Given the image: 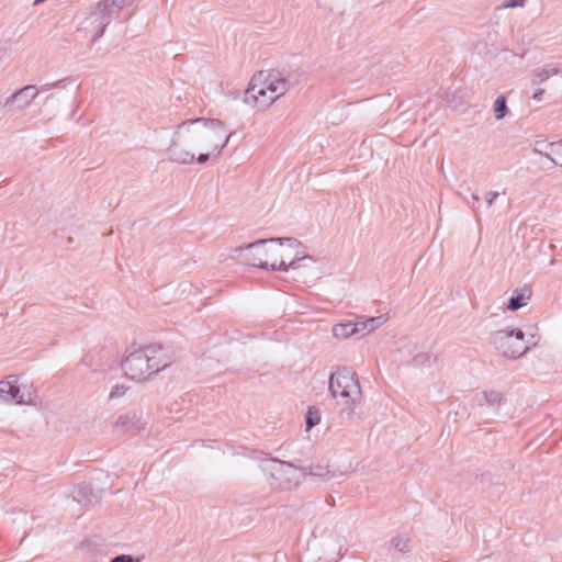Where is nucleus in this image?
I'll use <instances>...</instances> for the list:
<instances>
[{"label":"nucleus","instance_id":"f257e3e1","mask_svg":"<svg viewBox=\"0 0 562 562\" xmlns=\"http://www.w3.org/2000/svg\"><path fill=\"white\" fill-rule=\"evenodd\" d=\"M231 135L227 134L223 122L215 119H192L178 125L168 148V157L177 164H192L194 155L186 147L201 143L203 148L214 153L217 157L228 144Z\"/></svg>","mask_w":562,"mask_h":562},{"label":"nucleus","instance_id":"f03ea898","mask_svg":"<svg viewBox=\"0 0 562 562\" xmlns=\"http://www.w3.org/2000/svg\"><path fill=\"white\" fill-rule=\"evenodd\" d=\"M288 91V81L279 71H260L244 93L245 103L265 110Z\"/></svg>","mask_w":562,"mask_h":562},{"label":"nucleus","instance_id":"7ed1b4c3","mask_svg":"<svg viewBox=\"0 0 562 562\" xmlns=\"http://www.w3.org/2000/svg\"><path fill=\"white\" fill-rule=\"evenodd\" d=\"M164 358L160 346L148 345L131 352L122 361V369L131 380L143 381L168 366Z\"/></svg>","mask_w":562,"mask_h":562},{"label":"nucleus","instance_id":"20e7f679","mask_svg":"<svg viewBox=\"0 0 562 562\" xmlns=\"http://www.w3.org/2000/svg\"><path fill=\"white\" fill-rule=\"evenodd\" d=\"M329 392L334 398H342L346 407L340 414L350 419L353 415V405L361 396V387L357 374L346 368H337L329 376Z\"/></svg>","mask_w":562,"mask_h":562},{"label":"nucleus","instance_id":"39448f33","mask_svg":"<svg viewBox=\"0 0 562 562\" xmlns=\"http://www.w3.org/2000/svg\"><path fill=\"white\" fill-rule=\"evenodd\" d=\"M490 342L504 357L520 358L527 350L525 334L521 329H499L490 335Z\"/></svg>","mask_w":562,"mask_h":562},{"label":"nucleus","instance_id":"423d86ee","mask_svg":"<svg viewBox=\"0 0 562 562\" xmlns=\"http://www.w3.org/2000/svg\"><path fill=\"white\" fill-rule=\"evenodd\" d=\"M265 470L271 475V485L280 490H292L304 476L299 468L277 459L269 460Z\"/></svg>","mask_w":562,"mask_h":562},{"label":"nucleus","instance_id":"0eeeda50","mask_svg":"<svg viewBox=\"0 0 562 562\" xmlns=\"http://www.w3.org/2000/svg\"><path fill=\"white\" fill-rule=\"evenodd\" d=\"M268 244H271L269 238L259 239L246 246L236 247L233 249V252L238 256H243V261L248 266L270 269L268 260Z\"/></svg>","mask_w":562,"mask_h":562},{"label":"nucleus","instance_id":"6e6552de","mask_svg":"<svg viewBox=\"0 0 562 562\" xmlns=\"http://www.w3.org/2000/svg\"><path fill=\"white\" fill-rule=\"evenodd\" d=\"M0 401L14 404H32L34 395L26 385L19 384L16 375L0 381Z\"/></svg>","mask_w":562,"mask_h":562},{"label":"nucleus","instance_id":"1a4fd4ad","mask_svg":"<svg viewBox=\"0 0 562 562\" xmlns=\"http://www.w3.org/2000/svg\"><path fill=\"white\" fill-rule=\"evenodd\" d=\"M40 90L33 85L25 86L12 93L4 102L3 109L8 112L20 111L29 106L38 95Z\"/></svg>","mask_w":562,"mask_h":562},{"label":"nucleus","instance_id":"9d476101","mask_svg":"<svg viewBox=\"0 0 562 562\" xmlns=\"http://www.w3.org/2000/svg\"><path fill=\"white\" fill-rule=\"evenodd\" d=\"M271 244H282V251H280V261L277 263L272 261L270 263V269L273 271H289L292 269V266H288L291 258H293V252L295 247H300V241L292 237H276L269 238Z\"/></svg>","mask_w":562,"mask_h":562},{"label":"nucleus","instance_id":"9b49d317","mask_svg":"<svg viewBox=\"0 0 562 562\" xmlns=\"http://www.w3.org/2000/svg\"><path fill=\"white\" fill-rule=\"evenodd\" d=\"M109 24L110 23L94 10L82 22V30L87 33H91V41L95 42L104 34L105 27Z\"/></svg>","mask_w":562,"mask_h":562},{"label":"nucleus","instance_id":"f8f14e48","mask_svg":"<svg viewBox=\"0 0 562 562\" xmlns=\"http://www.w3.org/2000/svg\"><path fill=\"white\" fill-rule=\"evenodd\" d=\"M128 0H101L97 8L98 14L102 15L109 23L120 16L122 9L127 5Z\"/></svg>","mask_w":562,"mask_h":562},{"label":"nucleus","instance_id":"ddd939ff","mask_svg":"<svg viewBox=\"0 0 562 562\" xmlns=\"http://www.w3.org/2000/svg\"><path fill=\"white\" fill-rule=\"evenodd\" d=\"M560 72H562V68L560 66L554 64H548L532 74V82H543L550 77L559 75Z\"/></svg>","mask_w":562,"mask_h":562},{"label":"nucleus","instance_id":"4468645a","mask_svg":"<svg viewBox=\"0 0 562 562\" xmlns=\"http://www.w3.org/2000/svg\"><path fill=\"white\" fill-rule=\"evenodd\" d=\"M382 324V316L378 317H370L364 321H358L356 322V325H358V335L366 336L372 330L376 329Z\"/></svg>","mask_w":562,"mask_h":562},{"label":"nucleus","instance_id":"2eb2a0df","mask_svg":"<svg viewBox=\"0 0 562 562\" xmlns=\"http://www.w3.org/2000/svg\"><path fill=\"white\" fill-rule=\"evenodd\" d=\"M358 325L356 323L337 324L333 328V334L336 338L346 339L353 335H358Z\"/></svg>","mask_w":562,"mask_h":562},{"label":"nucleus","instance_id":"dca6fc26","mask_svg":"<svg viewBox=\"0 0 562 562\" xmlns=\"http://www.w3.org/2000/svg\"><path fill=\"white\" fill-rule=\"evenodd\" d=\"M303 260L313 261L312 257L307 256L303 245L300 243V247L294 248L293 258L289 261L288 266H292V269L300 268V262Z\"/></svg>","mask_w":562,"mask_h":562},{"label":"nucleus","instance_id":"f3484780","mask_svg":"<svg viewBox=\"0 0 562 562\" xmlns=\"http://www.w3.org/2000/svg\"><path fill=\"white\" fill-rule=\"evenodd\" d=\"M552 145L553 142H548L546 139L536 140L533 144V151L550 159Z\"/></svg>","mask_w":562,"mask_h":562},{"label":"nucleus","instance_id":"a211bd4d","mask_svg":"<svg viewBox=\"0 0 562 562\" xmlns=\"http://www.w3.org/2000/svg\"><path fill=\"white\" fill-rule=\"evenodd\" d=\"M319 422H321L319 411L314 406L308 407V409L306 412V420H305L306 430H311L313 427H315L317 424H319Z\"/></svg>","mask_w":562,"mask_h":562},{"label":"nucleus","instance_id":"6ab92c4d","mask_svg":"<svg viewBox=\"0 0 562 562\" xmlns=\"http://www.w3.org/2000/svg\"><path fill=\"white\" fill-rule=\"evenodd\" d=\"M529 300V296H526L524 293H517L516 295H513L507 304V308L510 311H517L525 305H527V301Z\"/></svg>","mask_w":562,"mask_h":562},{"label":"nucleus","instance_id":"aec40b11","mask_svg":"<svg viewBox=\"0 0 562 562\" xmlns=\"http://www.w3.org/2000/svg\"><path fill=\"white\" fill-rule=\"evenodd\" d=\"M391 546L398 552H408L411 550L409 539L405 536H396L392 538Z\"/></svg>","mask_w":562,"mask_h":562},{"label":"nucleus","instance_id":"412c9836","mask_svg":"<svg viewBox=\"0 0 562 562\" xmlns=\"http://www.w3.org/2000/svg\"><path fill=\"white\" fill-rule=\"evenodd\" d=\"M507 113L506 98L498 95L494 102V114L496 120H502Z\"/></svg>","mask_w":562,"mask_h":562},{"label":"nucleus","instance_id":"4be33fe9","mask_svg":"<svg viewBox=\"0 0 562 562\" xmlns=\"http://www.w3.org/2000/svg\"><path fill=\"white\" fill-rule=\"evenodd\" d=\"M550 161L555 166H562V139L553 142Z\"/></svg>","mask_w":562,"mask_h":562},{"label":"nucleus","instance_id":"5701e85b","mask_svg":"<svg viewBox=\"0 0 562 562\" xmlns=\"http://www.w3.org/2000/svg\"><path fill=\"white\" fill-rule=\"evenodd\" d=\"M271 246L268 247V260H269V263H271L272 261H276L277 263H279L280 261V251H282V244H279V243H276V244H270Z\"/></svg>","mask_w":562,"mask_h":562},{"label":"nucleus","instance_id":"b1692460","mask_svg":"<svg viewBox=\"0 0 562 562\" xmlns=\"http://www.w3.org/2000/svg\"><path fill=\"white\" fill-rule=\"evenodd\" d=\"M484 397L491 406L498 405L502 402V395L496 391L484 392Z\"/></svg>","mask_w":562,"mask_h":562},{"label":"nucleus","instance_id":"393cba45","mask_svg":"<svg viewBox=\"0 0 562 562\" xmlns=\"http://www.w3.org/2000/svg\"><path fill=\"white\" fill-rule=\"evenodd\" d=\"M465 203L475 212V215L477 216V206L476 204L480 202V196L477 193H471L470 196L463 198Z\"/></svg>","mask_w":562,"mask_h":562},{"label":"nucleus","instance_id":"a878e982","mask_svg":"<svg viewBox=\"0 0 562 562\" xmlns=\"http://www.w3.org/2000/svg\"><path fill=\"white\" fill-rule=\"evenodd\" d=\"M526 2L527 0H506L498 7V9L522 8Z\"/></svg>","mask_w":562,"mask_h":562},{"label":"nucleus","instance_id":"bb28decb","mask_svg":"<svg viewBox=\"0 0 562 562\" xmlns=\"http://www.w3.org/2000/svg\"><path fill=\"white\" fill-rule=\"evenodd\" d=\"M127 390H128V387H126L124 385H115L111 390L109 397H110V400H115V398L122 397L123 395H125Z\"/></svg>","mask_w":562,"mask_h":562},{"label":"nucleus","instance_id":"cd10ccee","mask_svg":"<svg viewBox=\"0 0 562 562\" xmlns=\"http://www.w3.org/2000/svg\"><path fill=\"white\" fill-rule=\"evenodd\" d=\"M430 359H431L430 355L419 353L413 358V362L415 366H424V364L428 363L430 361Z\"/></svg>","mask_w":562,"mask_h":562},{"label":"nucleus","instance_id":"c85d7f7f","mask_svg":"<svg viewBox=\"0 0 562 562\" xmlns=\"http://www.w3.org/2000/svg\"><path fill=\"white\" fill-rule=\"evenodd\" d=\"M111 562H139V560L134 559L131 555L121 554L113 558Z\"/></svg>","mask_w":562,"mask_h":562},{"label":"nucleus","instance_id":"c756f323","mask_svg":"<svg viewBox=\"0 0 562 562\" xmlns=\"http://www.w3.org/2000/svg\"><path fill=\"white\" fill-rule=\"evenodd\" d=\"M498 196V192L496 191H488L486 194H485V202L488 206H491L495 199Z\"/></svg>","mask_w":562,"mask_h":562},{"label":"nucleus","instance_id":"7c9ffc66","mask_svg":"<svg viewBox=\"0 0 562 562\" xmlns=\"http://www.w3.org/2000/svg\"><path fill=\"white\" fill-rule=\"evenodd\" d=\"M132 418L130 416H120L115 423L116 427H125Z\"/></svg>","mask_w":562,"mask_h":562},{"label":"nucleus","instance_id":"2f4dec72","mask_svg":"<svg viewBox=\"0 0 562 562\" xmlns=\"http://www.w3.org/2000/svg\"><path fill=\"white\" fill-rule=\"evenodd\" d=\"M211 154H213L212 151H209V153H201L198 158H196V161L199 164H204L209 159H210V156Z\"/></svg>","mask_w":562,"mask_h":562},{"label":"nucleus","instance_id":"473e14b6","mask_svg":"<svg viewBox=\"0 0 562 562\" xmlns=\"http://www.w3.org/2000/svg\"><path fill=\"white\" fill-rule=\"evenodd\" d=\"M544 93V90L543 89H537L535 91V93L532 94V99L536 100V101H541L542 100V95Z\"/></svg>","mask_w":562,"mask_h":562},{"label":"nucleus","instance_id":"72a5a7b5","mask_svg":"<svg viewBox=\"0 0 562 562\" xmlns=\"http://www.w3.org/2000/svg\"><path fill=\"white\" fill-rule=\"evenodd\" d=\"M58 82L44 83L38 89L40 91H48L57 86Z\"/></svg>","mask_w":562,"mask_h":562}]
</instances>
